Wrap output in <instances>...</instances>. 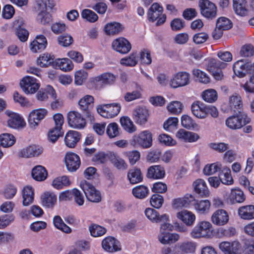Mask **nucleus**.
Masks as SVG:
<instances>
[{"mask_svg": "<svg viewBox=\"0 0 254 254\" xmlns=\"http://www.w3.org/2000/svg\"><path fill=\"white\" fill-rule=\"evenodd\" d=\"M87 76V72L83 70L76 71L74 73V83L76 85H81L85 81Z\"/></svg>", "mask_w": 254, "mask_h": 254, "instance_id": "64", "label": "nucleus"}, {"mask_svg": "<svg viewBox=\"0 0 254 254\" xmlns=\"http://www.w3.org/2000/svg\"><path fill=\"white\" fill-rule=\"evenodd\" d=\"M124 27L118 22H113L107 24L104 28L106 33L108 35H115L121 32Z\"/></svg>", "mask_w": 254, "mask_h": 254, "instance_id": "42", "label": "nucleus"}, {"mask_svg": "<svg viewBox=\"0 0 254 254\" xmlns=\"http://www.w3.org/2000/svg\"><path fill=\"white\" fill-rule=\"evenodd\" d=\"M137 54L133 53L129 56L122 59L120 61V63L123 65L134 66L137 64Z\"/></svg>", "mask_w": 254, "mask_h": 254, "instance_id": "56", "label": "nucleus"}, {"mask_svg": "<svg viewBox=\"0 0 254 254\" xmlns=\"http://www.w3.org/2000/svg\"><path fill=\"white\" fill-rule=\"evenodd\" d=\"M226 64L218 60L211 59L209 60L207 67L212 72L214 78L217 80H221L223 78L221 69L224 68Z\"/></svg>", "mask_w": 254, "mask_h": 254, "instance_id": "12", "label": "nucleus"}, {"mask_svg": "<svg viewBox=\"0 0 254 254\" xmlns=\"http://www.w3.org/2000/svg\"><path fill=\"white\" fill-rule=\"evenodd\" d=\"M15 142V137L9 133L0 134V144L3 147H9L12 146Z\"/></svg>", "mask_w": 254, "mask_h": 254, "instance_id": "49", "label": "nucleus"}, {"mask_svg": "<svg viewBox=\"0 0 254 254\" xmlns=\"http://www.w3.org/2000/svg\"><path fill=\"white\" fill-rule=\"evenodd\" d=\"M229 220V215L224 209H219L215 211L211 215V222L215 225L223 226L227 224Z\"/></svg>", "mask_w": 254, "mask_h": 254, "instance_id": "15", "label": "nucleus"}, {"mask_svg": "<svg viewBox=\"0 0 254 254\" xmlns=\"http://www.w3.org/2000/svg\"><path fill=\"white\" fill-rule=\"evenodd\" d=\"M250 64L245 62L244 60H239L233 65V70L235 74L238 77H244L247 71L251 70Z\"/></svg>", "mask_w": 254, "mask_h": 254, "instance_id": "27", "label": "nucleus"}, {"mask_svg": "<svg viewBox=\"0 0 254 254\" xmlns=\"http://www.w3.org/2000/svg\"><path fill=\"white\" fill-rule=\"evenodd\" d=\"M179 120L176 117L169 118L163 124L164 129L168 131H172L178 125Z\"/></svg>", "mask_w": 254, "mask_h": 254, "instance_id": "57", "label": "nucleus"}, {"mask_svg": "<svg viewBox=\"0 0 254 254\" xmlns=\"http://www.w3.org/2000/svg\"><path fill=\"white\" fill-rule=\"evenodd\" d=\"M132 193L135 197L138 199H143L147 196L149 190L145 186L139 185L132 189Z\"/></svg>", "mask_w": 254, "mask_h": 254, "instance_id": "46", "label": "nucleus"}, {"mask_svg": "<svg viewBox=\"0 0 254 254\" xmlns=\"http://www.w3.org/2000/svg\"><path fill=\"white\" fill-rule=\"evenodd\" d=\"M5 114L8 117L7 125L8 127L14 129H19L24 127L26 123L19 114L9 110H6Z\"/></svg>", "mask_w": 254, "mask_h": 254, "instance_id": "13", "label": "nucleus"}, {"mask_svg": "<svg viewBox=\"0 0 254 254\" xmlns=\"http://www.w3.org/2000/svg\"><path fill=\"white\" fill-rule=\"evenodd\" d=\"M213 227L211 223L207 221L198 222L190 233V237L196 239H211L213 236Z\"/></svg>", "mask_w": 254, "mask_h": 254, "instance_id": "2", "label": "nucleus"}, {"mask_svg": "<svg viewBox=\"0 0 254 254\" xmlns=\"http://www.w3.org/2000/svg\"><path fill=\"white\" fill-rule=\"evenodd\" d=\"M54 66L65 72L70 71L73 68L72 62L68 58L56 59L54 62Z\"/></svg>", "mask_w": 254, "mask_h": 254, "instance_id": "36", "label": "nucleus"}, {"mask_svg": "<svg viewBox=\"0 0 254 254\" xmlns=\"http://www.w3.org/2000/svg\"><path fill=\"white\" fill-rule=\"evenodd\" d=\"M54 57L53 55L45 53L41 55L37 60V64L41 67H47L53 64L54 66Z\"/></svg>", "mask_w": 254, "mask_h": 254, "instance_id": "43", "label": "nucleus"}, {"mask_svg": "<svg viewBox=\"0 0 254 254\" xmlns=\"http://www.w3.org/2000/svg\"><path fill=\"white\" fill-rule=\"evenodd\" d=\"M198 6L203 16L210 19L216 17L217 7L214 3L208 0H199Z\"/></svg>", "mask_w": 254, "mask_h": 254, "instance_id": "9", "label": "nucleus"}, {"mask_svg": "<svg viewBox=\"0 0 254 254\" xmlns=\"http://www.w3.org/2000/svg\"><path fill=\"white\" fill-rule=\"evenodd\" d=\"M43 152V148L37 145H32L22 149L20 152V156L23 158H31L38 156Z\"/></svg>", "mask_w": 254, "mask_h": 254, "instance_id": "26", "label": "nucleus"}, {"mask_svg": "<svg viewBox=\"0 0 254 254\" xmlns=\"http://www.w3.org/2000/svg\"><path fill=\"white\" fill-rule=\"evenodd\" d=\"M53 223L57 229L65 234H70L72 232L71 228L65 224L59 216H56L54 217Z\"/></svg>", "mask_w": 254, "mask_h": 254, "instance_id": "44", "label": "nucleus"}, {"mask_svg": "<svg viewBox=\"0 0 254 254\" xmlns=\"http://www.w3.org/2000/svg\"><path fill=\"white\" fill-rule=\"evenodd\" d=\"M67 121L69 126L74 128H83L86 125L85 119L76 111H71L68 113Z\"/></svg>", "mask_w": 254, "mask_h": 254, "instance_id": "14", "label": "nucleus"}, {"mask_svg": "<svg viewBox=\"0 0 254 254\" xmlns=\"http://www.w3.org/2000/svg\"><path fill=\"white\" fill-rule=\"evenodd\" d=\"M102 247L107 252L113 253L121 250L120 242L115 238L109 236L102 241Z\"/></svg>", "mask_w": 254, "mask_h": 254, "instance_id": "19", "label": "nucleus"}, {"mask_svg": "<svg viewBox=\"0 0 254 254\" xmlns=\"http://www.w3.org/2000/svg\"><path fill=\"white\" fill-rule=\"evenodd\" d=\"M32 176L35 180L42 181L47 178V173L44 167L42 166H37L33 169Z\"/></svg>", "mask_w": 254, "mask_h": 254, "instance_id": "45", "label": "nucleus"}, {"mask_svg": "<svg viewBox=\"0 0 254 254\" xmlns=\"http://www.w3.org/2000/svg\"><path fill=\"white\" fill-rule=\"evenodd\" d=\"M116 76L110 72H105L95 77L93 81L95 82H101L103 85H111L116 80Z\"/></svg>", "mask_w": 254, "mask_h": 254, "instance_id": "37", "label": "nucleus"}, {"mask_svg": "<svg viewBox=\"0 0 254 254\" xmlns=\"http://www.w3.org/2000/svg\"><path fill=\"white\" fill-rule=\"evenodd\" d=\"M80 187L84 191L86 198L92 202H99L101 200L100 192L86 181H83L80 183Z\"/></svg>", "mask_w": 254, "mask_h": 254, "instance_id": "8", "label": "nucleus"}, {"mask_svg": "<svg viewBox=\"0 0 254 254\" xmlns=\"http://www.w3.org/2000/svg\"><path fill=\"white\" fill-rule=\"evenodd\" d=\"M165 171L163 167L160 165H153L150 167L147 171V176L149 178L160 179L165 177Z\"/></svg>", "mask_w": 254, "mask_h": 254, "instance_id": "32", "label": "nucleus"}, {"mask_svg": "<svg viewBox=\"0 0 254 254\" xmlns=\"http://www.w3.org/2000/svg\"><path fill=\"white\" fill-rule=\"evenodd\" d=\"M42 205L47 208H53L57 203L56 195L51 191L44 192L41 197Z\"/></svg>", "mask_w": 254, "mask_h": 254, "instance_id": "30", "label": "nucleus"}, {"mask_svg": "<svg viewBox=\"0 0 254 254\" xmlns=\"http://www.w3.org/2000/svg\"><path fill=\"white\" fill-rule=\"evenodd\" d=\"M36 20L42 25L49 24L52 21L51 15L47 11L38 13L36 17Z\"/></svg>", "mask_w": 254, "mask_h": 254, "instance_id": "62", "label": "nucleus"}, {"mask_svg": "<svg viewBox=\"0 0 254 254\" xmlns=\"http://www.w3.org/2000/svg\"><path fill=\"white\" fill-rule=\"evenodd\" d=\"M184 106L182 102L179 101L170 102L167 106V111L172 115H179L183 110Z\"/></svg>", "mask_w": 254, "mask_h": 254, "instance_id": "41", "label": "nucleus"}, {"mask_svg": "<svg viewBox=\"0 0 254 254\" xmlns=\"http://www.w3.org/2000/svg\"><path fill=\"white\" fill-rule=\"evenodd\" d=\"M127 178L129 183L132 185L140 183L143 180L140 169L135 167L129 170Z\"/></svg>", "mask_w": 254, "mask_h": 254, "instance_id": "35", "label": "nucleus"}, {"mask_svg": "<svg viewBox=\"0 0 254 254\" xmlns=\"http://www.w3.org/2000/svg\"><path fill=\"white\" fill-rule=\"evenodd\" d=\"M210 202L207 199L198 201L194 203V208L199 214H205L209 212L210 208Z\"/></svg>", "mask_w": 254, "mask_h": 254, "instance_id": "38", "label": "nucleus"}, {"mask_svg": "<svg viewBox=\"0 0 254 254\" xmlns=\"http://www.w3.org/2000/svg\"><path fill=\"white\" fill-rule=\"evenodd\" d=\"M48 114V111L44 108L32 110L29 114L28 122L30 127L35 129Z\"/></svg>", "mask_w": 254, "mask_h": 254, "instance_id": "11", "label": "nucleus"}, {"mask_svg": "<svg viewBox=\"0 0 254 254\" xmlns=\"http://www.w3.org/2000/svg\"><path fill=\"white\" fill-rule=\"evenodd\" d=\"M34 190L31 186H26L22 190L23 205L28 206L32 203L34 199Z\"/></svg>", "mask_w": 254, "mask_h": 254, "instance_id": "39", "label": "nucleus"}, {"mask_svg": "<svg viewBox=\"0 0 254 254\" xmlns=\"http://www.w3.org/2000/svg\"><path fill=\"white\" fill-rule=\"evenodd\" d=\"M163 8L158 3L154 2L150 7L147 12L149 21L154 22L157 20L156 25L163 24L166 20V16L163 14Z\"/></svg>", "mask_w": 254, "mask_h": 254, "instance_id": "4", "label": "nucleus"}, {"mask_svg": "<svg viewBox=\"0 0 254 254\" xmlns=\"http://www.w3.org/2000/svg\"><path fill=\"white\" fill-rule=\"evenodd\" d=\"M113 49L122 54L128 53L131 49L130 42L126 38L120 37L114 40L112 44Z\"/></svg>", "mask_w": 254, "mask_h": 254, "instance_id": "17", "label": "nucleus"}, {"mask_svg": "<svg viewBox=\"0 0 254 254\" xmlns=\"http://www.w3.org/2000/svg\"><path fill=\"white\" fill-rule=\"evenodd\" d=\"M222 174L223 177L220 179L222 183L226 185H231L233 184L234 181L231 176L230 169L227 167H224L222 170Z\"/></svg>", "mask_w": 254, "mask_h": 254, "instance_id": "61", "label": "nucleus"}, {"mask_svg": "<svg viewBox=\"0 0 254 254\" xmlns=\"http://www.w3.org/2000/svg\"><path fill=\"white\" fill-rule=\"evenodd\" d=\"M192 74L200 82L207 84L210 82V78L206 73L198 69H193Z\"/></svg>", "mask_w": 254, "mask_h": 254, "instance_id": "63", "label": "nucleus"}, {"mask_svg": "<svg viewBox=\"0 0 254 254\" xmlns=\"http://www.w3.org/2000/svg\"><path fill=\"white\" fill-rule=\"evenodd\" d=\"M148 112L143 107H138L132 112V118L135 122L139 125H143L147 121Z\"/></svg>", "mask_w": 254, "mask_h": 254, "instance_id": "25", "label": "nucleus"}, {"mask_svg": "<svg viewBox=\"0 0 254 254\" xmlns=\"http://www.w3.org/2000/svg\"><path fill=\"white\" fill-rule=\"evenodd\" d=\"M19 84L23 92L27 95L34 94L40 87L37 79L28 75L23 77Z\"/></svg>", "mask_w": 254, "mask_h": 254, "instance_id": "6", "label": "nucleus"}, {"mask_svg": "<svg viewBox=\"0 0 254 254\" xmlns=\"http://www.w3.org/2000/svg\"><path fill=\"white\" fill-rule=\"evenodd\" d=\"M239 216L244 220L254 219V205H248L242 206L238 209Z\"/></svg>", "mask_w": 254, "mask_h": 254, "instance_id": "31", "label": "nucleus"}, {"mask_svg": "<svg viewBox=\"0 0 254 254\" xmlns=\"http://www.w3.org/2000/svg\"><path fill=\"white\" fill-rule=\"evenodd\" d=\"M178 248L183 253H192L195 251L196 245L192 241H186L179 244Z\"/></svg>", "mask_w": 254, "mask_h": 254, "instance_id": "55", "label": "nucleus"}, {"mask_svg": "<svg viewBox=\"0 0 254 254\" xmlns=\"http://www.w3.org/2000/svg\"><path fill=\"white\" fill-rule=\"evenodd\" d=\"M106 133L111 139L118 136L120 134L118 125L115 123L109 124L106 128Z\"/></svg>", "mask_w": 254, "mask_h": 254, "instance_id": "60", "label": "nucleus"}, {"mask_svg": "<svg viewBox=\"0 0 254 254\" xmlns=\"http://www.w3.org/2000/svg\"><path fill=\"white\" fill-rule=\"evenodd\" d=\"M144 213L146 217L153 223H164L170 221L169 216L167 214L160 215L155 210L152 208H147Z\"/></svg>", "mask_w": 254, "mask_h": 254, "instance_id": "18", "label": "nucleus"}, {"mask_svg": "<svg viewBox=\"0 0 254 254\" xmlns=\"http://www.w3.org/2000/svg\"><path fill=\"white\" fill-rule=\"evenodd\" d=\"M174 226L169 222H164L160 225L159 232L157 235L158 241L163 245L174 243L179 240L180 235L176 233H171L167 231H172Z\"/></svg>", "mask_w": 254, "mask_h": 254, "instance_id": "1", "label": "nucleus"}, {"mask_svg": "<svg viewBox=\"0 0 254 254\" xmlns=\"http://www.w3.org/2000/svg\"><path fill=\"white\" fill-rule=\"evenodd\" d=\"M192 114L198 119H204L208 114L207 107L200 101H195L191 105Z\"/></svg>", "mask_w": 254, "mask_h": 254, "instance_id": "22", "label": "nucleus"}, {"mask_svg": "<svg viewBox=\"0 0 254 254\" xmlns=\"http://www.w3.org/2000/svg\"><path fill=\"white\" fill-rule=\"evenodd\" d=\"M201 97L205 102L213 103L217 99V93L213 89H208L202 92Z\"/></svg>", "mask_w": 254, "mask_h": 254, "instance_id": "52", "label": "nucleus"}, {"mask_svg": "<svg viewBox=\"0 0 254 254\" xmlns=\"http://www.w3.org/2000/svg\"><path fill=\"white\" fill-rule=\"evenodd\" d=\"M221 167V163L218 162L208 164L204 166L203 173L206 176L212 175L220 170Z\"/></svg>", "mask_w": 254, "mask_h": 254, "instance_id": "51", "label": "nucleus"}, {"mask_svg": "<svg viewBox=\"0 0 254 254\" xmlns=\"http://www.w3.org/2000/svg\"><path fill=\"white\" fill-rule=\"evenodd\" d=\"M49 95L53 99V101L51 103V107L53 110L58 109L62 107L63 105V101L60 97H58L56 91L53 87H49L48 88Z\"/></svg>", "mask_w": 254, "mask_h": 254, "instance_id": "40", "label": "nucleus"}, {"mask_svg": "<svg viewBox=\"0 0 254 254\" xmlns=\"http://www.w3.org/2000/svg\"><path fill=\"white\" fill-rule=\"evenodd\" d=\"M177 218L182 221L186 226L193 225L196 220L195 215L191 211L183 209L176 213Z\"/></svg>", "mask_w": 254, "mask_h": 254, "instance_id": "21", "label": "nucleus"}, {"mask_svg": "<svg viewBox=\"0 0 254 254\" xmlns=\"http://www.w3.org/2000/svg\"><path fill=\"white\" fill-rule=\"evenodd\" d=\"M246 199L244 192L238 188L233 189L231 190L227 201L232 204L243 203Z\"/></svg>", "mask_w": 254, "mask_h": 254, "instance_id": "29", "label": "nucleus"}, {"mask_svg": "<svg viewBox=\"0 0 254 254\" xmlns=\"http://www.w3.org/2000/svg\"><path fill=\"white\" fill-rule=\"evenodd\" d=\"M70 184L68 178L64 176L55 179L52 182V186L56 189H61Z\"/></svg>", "mask_w": 254, "mask_h": 254, "instance_id": "54", "label": "nucleus"}, {"mask_svg": "<svg viewBox=\"0 0 254 254\" xmlns=\"http://www.w3.org/2000/svg\"><path fill=\"white\" fill-rule=\"evenodd\" d=\"M176 137L184 142H194L199 138V135L195 132L187 131L184 129H180L176 133Z\"/></svg>", "mask_w": 254, "mask_h": 254, "instance_id": "24", "label": "nucleus"}, {"mask_svg": "<svg viewBox=\"0 0 254 254\" xmlns=\"http://www.w3.org/2000/svg\"><path fill=\"white\" fill-rule=\"evenodd\" d=\"M47 45L46 37L42 35L37 36L30 44V48L32 52L36 53L38 51L44 50Z\"/></svg>", "mask_w": 254, "mask_h": 254, "instance_id": "28", "label": "nucleus"}, {"mask_svg": "<svg viewBox=\"0 0 254 254\" xmlns=\"http://www.w3.org/2000/svg\"><path fill=\"white\" fill-rule=\"evenodd\" d=\"M121 124L123 128L129 133H132L136 130V127L132 121L128 117H123L120 119Z\"/></svg>", "mask_w": 254, "mask_h": 254, "instance_id": "50", "label": "nucleus"}, {"mask_svg": "<svg viewBox=\"0 0 254 254\" xmlns=\"http://www.w3.org/2000/svg\"><path fill=\"white\" fill-rule=\"evenodd\" d=\"M66 167L69 172H74L77 170L80 165V159L76 154L68 152L64 157Z\"/></svg>", "mask_w": 254, "mask_h": 254, "instance_id": "16", "label": "nucleus"}, {"mask_svg": "<svg viewBox=\"0 0 254 254\" xmlns=\"http://www.w3.org/2000/svg\"><path fill=\"white\" fill-rule=\"evenodd\" d=\"M250 121L251 119L243 112L228 117L225 121V124L229 128L236 130L241 128Z\"/></svg>", "mask_w": 254, "mask_h": 254, "instance_id": "3", "label": "nucleus"}, {"mask_svg": "<svg viewBox=\"0 0 254 254\" xmlns=\"http://www.w3.org/2000/svg\"><path fill=\"white\" fill-rule=\"evenodd\" d=\"M219 248L224 254H242L243 252L238 241L222 242L219 244Z\"/></svg>", "mask_w": 254, "mask_h": 254, "instance_id": "10", "label": "nucleus"}, {"mask_svg": "<svg viewBox=\"0 0 254 254\" xmlns=\"http://www.w3.org/2000/svg\"><path fill=\"white\" fill-rule=\"evenodd\" d=\"M190 76L186 71H179L174 74L169 81L171 87L176 89L183 87L190 83Z\"/></svg>", "mask_w": 254, "mask_h": 254, "instance_id": "7", "label": "nucleus"}, {"mask_svg": "<svg viewBox=\"0 0 254 254\" xmlns=\"http://www.w3.org/2000/svg\"><path fill=\"white\" fill-rule=\"evenodd\" d=\"M110 158L112 163L117 169L125 170L127 168V164L126 161L117 154L111 153Z\"/></svg>", "mask_w": 254, "mask_h": 254, "instance_id": "47", "label": "nucleus"}, {"mask_svg": "<svg viewBox=\"0 0 254 254\" xmlns=\"http://www.w3.org/2000/svg\"><path fill=\"white\" fill-rule=\"evenodd\" d=\"M142 88L137 86V90L131 92H127L124 95V99L127 102H131L133 100L141 98Z\"/></svg>", "mask_w": 254, "mask_h": 254, "instance_id": "58", "label": "nucleus"}, {"mask_svg": "<svg viewBox=\"0 0 254 254\" xmlns=\"http://www.w3.org/2000/svg\"><path fill=\"white\" fill-rule=\"evenodd\" d=\"M124 155L127 157L131 165H134L140 158V153L137 150H132L124 152Z\"/></svg>", "mask_w": 254, "mask_h": 254, "instance_id": "59", "label": "nucleus"}, {"mask_svg": "<svg viewBox=\"0 0 254 254\" xmlns=\"http://www.w3.org/2000/svg\"><path fill=\"white\" fill-rule=\"evenodd\" d=\"M80 139V135L78 132L74 130L68 131L65 134L64 142L69 147H74Z\"/></svg>", "mask_w": 254, "mask_h": 254, "instance_id": "34", "label": "nucleus"}, {"mask_svg": "<svg viewBox=\"0 0 254 254\" xmlns=\"http://www.w3.org/2000/svg\"><path fill=\"white\" fill-rule=\"evenodd\" d=\"M130 143L134 147L140 146L143 148H148L152 144V134L148 130H144L135 134L132 136Z\"/></svg>", "mask_w": 254, "mask_h": 254, "instance_id": "5", "label": "nucleus"}, {"mask_svg": "<svg viewBox=\"0 0 254 254\" xmlns=\"http://www.w3.org/2000/svg\"><path fill=\"white\" fill-rule=\"evenodd\" d=\"M90 235L94 237H98L106 234L107 230L105 228L95 224H92L89 227Z\"/></svg>", "mask_w": 254, "mask_h": 254, "instance_id": "53", "label": "nucleus"}, {"mask_svg": "<svg viewBox=\"0 0 254 254\" xmlns=\"http://www.w3.org/2000/svg\"><path fill=\"white\" fill-rule=\"evenodd\" d=\"M228 107L229 111L241 113V111L243 108V102L241 96L238 93H234L231 95L229 98Z\"/></svg>", "mask_w": 254, "mask_h": 254, "instance_id": "20", "label": "nucleus"}, {"mask_svg": "<svg viewBox=\"0 0 254 254\" xmlns=\"http://www.w3.org/2000/svg\"><path fill=\"white\" fill-rule=\"evenodd\" d=\"M192 186L194 192L202 197H208L210 191L205 181L202 179H198L193 182Z\"/></svg>", "mask_w": 254, "mask_h": 254, "instance_id": "23", "label": "nucleus"}, {"mask_svg": "<svg viewBox=\"0 0 254 254\" xmlns=\"http://www.w3.org/2000/svg\"><path fill=\"white\" fill-rule=\"evenodd\" d=\"M233 6L235 13L240 16H245L248 12L247 0H233Z\"/></svg>", "mask_w": 254, "mask_h": 254, "instance_id": "33", "label": "nucleus"}, {"mask_svg": "<svg viewBox=\"0 0 254 254\" xmlns=\"http://www.w3.org/2000/svg\"><path fill=\"white\" fill-rule=\"evenodd\" d=\"M93 103V97L91 95H86L79 100L78 105L81 110L86 111L92 106Z\"/></svg>", "mask_w": 254, "mask_h": 254, "instance_id": "48", "label": "nucleus"}]
</instances>
